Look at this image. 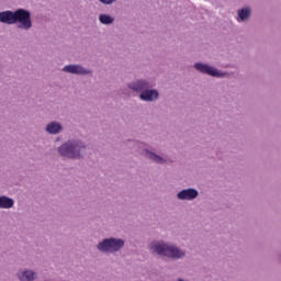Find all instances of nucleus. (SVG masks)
<instances>
[{
  "instance_id": "obj_1",
  "label": "nucleus",
  "mask_w": 281,
  "mask_h": 281,
  "mask_svg": "<svg viewBox=\"0 0 281 281\" xmlns=\"http://www.w3.org/2000/svg\"><path fill=\"white\" fill-rule=\"evenodd\" d=\"M0 23H3L4 25H16L18 30L30 32V29L33 27L32 12L24 8H19L14 11H1Z\"/></svg>"
},
{
  "instance_id": "obj_2",
  "label": "nucleus",
  "mask_w": 281,
  "mask_h": 281,
  "mask_svg": "<svg viewBox=\"0 0 281 281\" xmlns=\"http://www.w3.org/2000/svg\"><path fill=\"white\" fill-rule=\"evenodd\" d=\"M126 87L133 93H137L142 102H157L159 100V90L155 89L157 87L155 79H135L128 82Z\"/></svg>"
},
{
  "instance_id": "obj_3",
  "label": "nucleus",
  "mask_w": 281,
  "mask_h": 281,
  "mask_svg": "<svg viewBox=\"0 0 281 281\" xmlns=\"http://www.w3.org/2000/svg\"><path fill=\"white\" fill-rule=\"evenodd\" d=\"M89 145L80 138H70L57 147V155L70 161H80L87 157Z\"/></svg>"
},
{
  "instance_id": "obj_4",
  "label": "nucleus",
  "mask_w": 281,
  "mask_h": 281,
  "mask_svg": "<svg viewBox=\"0 0 281 281\" xmlns=\"http://www.w3.org/2000/svg\"><path fill=\"white\" fill-rule=\"evenodd\" d=\"M149 251L160 258H169V260H183L186 258V250L176 245H169L164 240L151 241L149 244Z\"/></svg>"
},
{
  "instance_id": "obj_5",
  "label": "nucleus",
  "mask_w": 281,
  "mask_h": 281,
  "mask_svg": "<svg viewBox=\"0 0 281 281\" xmlns=\"http://www.w3.org/2000/svg\"><path fill=\"white\" fill-rule=\"evenodd\" d=\"M124 245H126V240L122 238L108 237L98 243L97 249L101 254H117L124 249Z\"/></svg>"
},
{
  "instance_id": "obj_6",
  "label": "nucleus",
  "mask_w": 281,
  "mask_h": 281,
  "mask_svg": "<svg viewBox=\"0 0 281 281\" xmlns=\"http://www.w3.org/2000/svg\"><path fill=\"white\" fill-rule=\"evenodd\" d=\"M193 68L195 69V71H199V74H203L204 76H210L211 78H228L229 77V72L218 70V68L210 64H205L203 61H196L193 65Z\"/></svg>"
},
{
  "instance_id": "obj_7",
  "label": "nucleus",
  "mask_w": 281,
  "mask_h": 281,
  "mask_svg": "<svg viewBox=\"0 0 281 281\" xmlns=\"http://www.w3.org/2000/svg\"><path fill=\"white\" fill-rule=\"evenodd\" d=\"M61 71L72 74L74 76H93V70L85 68L82 65L70 64L65 66Z\"/></svg>"
},
{
  "instance_id": "obj_8",
  "label": "nucleus",
  "mask_w": 281,
  "mask_h": 281,
  "mask_svg": "<svg viewBox=\"0 0 281 281\" xmlns=\"http://www.w3.org/2000/svg\"><path fill=\"white\" fill-rule=\"evenodd\" d=\"M140 155L145 157V159H148L149 161H153L154 164H159L160 166H164V164H168V159L164 158V156H160L159 154L150 150L149 148H144L140 151Z\"/></svg>"
},
{
  "instance_id": "obj_9",
  "label": "nucleus",
  "mask_w": 281,
  "mask_h": 281,
  "mask_svg": "<svg viewBox=\"0 0 281 281\" xmlns=\"http://www.w3.org/2000/svg\"><path fill=\"white\" fill-rule=\"evenodd\" d=\"M178 201H194L199 199V190L194 188L182 189L177 193Z\"/></svg>"
},
{
  "instance_id": "obj_10",
  "label": "nucleus",
  "mask_w": 281,
  "mask_h": 281,
  "mask_svg": "<svg viewBox=\"0 0 281 281\" xmlns=\"http://www.w3.org/2000/svg\"><path fill=\"white\" fill-rule=\"evenodd\" d=\"M16 278L19 281H34L38 279V273L32 269L24 268L16 272Z\"/></svg>"
},
{
  "instance_id": "obj_11",
  "label": "nucleus",
  "mask_w": 281,
  "mask_h": 281,
  "mask_svg": "<svg viewBox=\"0 0 281 281\" xmlns=\"http://www.w3.org/2000/svg\"><path fill=\"white\" fill-rule=\"evenodd\" d=\"M45 131L48 133V135H60V133L65 131V127H63V123L52 121L46 125Z\"/></svg>"
},
{
  "instance_id": "obj_12",
  "label": "nucleus",
  "mask_w": 281,
  "mask_h": 281,
  "mask_svg": "<svg viewBox=\"0 0 281 281\" xmlns=\"http://www.w3.org/2000/svg\"><path fill=\"white\" fill-rule=\"evenodd\" d=\"M14 207V199L8 195H0V210H12Z\"/></svg>"
},
{
  "instance_id": "obj_13",
  "label": "nucleus",
  "mask_w": 281,
  "mask_h": 281,
  "mask_svg": "<svg viewBox=\"0 0 281 281\" xmlns=\"http://www.w3.org/2000/svg\"><path fill=\"white\" fill-rule=\"evenodd\" d=\"M99 22L102 25H113V23H115V18L111 16V14L108 13H101L99 15Z\"/></svg>"
},
{
  "instance_id": "obj_14",
  "label": "nucleus",
  "mask_w": 281,
  "mask_h": 281,
  "mask_svg": "<svg viewBox=\"0 0 281 281\" xmlns=\"http://www.w3.org/2000/svg\"><path fill=\"white\" fill-rule=\"evenodd\" d=\"M237 21L240 23L241 21H247V7H244L238 11Z\"/></svg>"
},
{
  "instance_id": "obj_15",
  "label": "nucleus",
  "mask_w": 281,
  "mask_h": 281,
  "mask_svg": "<svg viewBox=\"0 0 281 281\" xmlns=\"http://www.w3.org/2000/svg\"><path fill=\"white\" fill-rule=\"evenodd\" d=\"M115 1L117 0H99V2L102 3L103 5H113Z\"/></svg>"
},
{
  "instance_id": "obj_16",
  "label": "nucleus",
  "mask_w": 281,
  "mask_h": 281,
  "mask_svg": "<svg viewBox=\"0 0 281 281\" xmlns=\"http://www.w3.org/2000/svg\"><path fill=\"white\" fill-rule=\"evenodd\" d=\"M249 14H251V9H247V16H249Z\"/></svg>"
},
{
  "instance_id": "obj_17",
  "label": "nucleus",
  "mask_w": 281,
  "mask_h": 281,
  "mask_svg": "<svg viewBox=\"0 0 281 281\" xmlns=\"http://www.w3.org/2000/svg\"><path fill=\"white\" fill-rule=\"evenodd\" d=\"M140 144H142V146L148 147V143L142 142Z\"/></svg>"
},
{
  "instance_id": "obj_18",
  "label": "nucleus",
  "mask_w": 281,
  "mask_h": 281,
  "mask_svg": "<svg viewBox=\"0 0 281 281\" xmlns=\"http://www.w3.org/2000/svg\"><path fill=\"white\" fill-rule=\"evenodd\" d=\"M56 142H60V137H57V138H56Z\"/></svg>"
}]
</instances>
